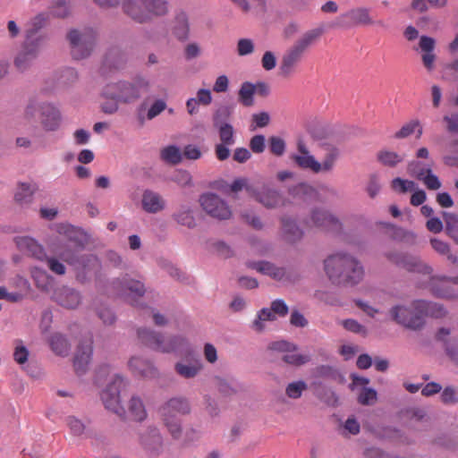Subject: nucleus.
<instances>
[{
    "mask_svg": "<svg viewBox=\"0 0 458 458\" xmlns=\"http://www.w3.org/2000/svg\"><path fill=\"white\" fill-rule=\"evenodd\" d=\"M340 323L344 327V328L346 329L347 331H350V332L355 333V334H359L361 335H367L366 327L363 325L360 324L355 319L348 318V319L342 320Z\"/></svg>",
    "mask_w": 458,
    "mask_h": 458,
    "instance_id": "obj_60",
    "label": "nucleus"
},
{
    "mask_svg": "<svg viewBox=\"0 0 458 458\" xmlns=\"http://www.w3.org/2000/svg\"><path fill=\"white\" fill-rule=\"evenodd\" d=\"M50 13L57 18H64L70 13L69 0H51Z\"/></svg>",
    "mask_w": 458,
    "mask_h": 458,
    "instance_id": "obj_49",
    "label": "nucleus"
},
{
    "mask_svg": "<svg viewBox=\"0 0 458 458\" xmlns=\"http://www.w3.org/2000/svg\"><path fill=\"white\" fill-rule=\"evenodd\" d=\"M128 366L135 375L148 378H154L157 376V370L154 365L141 357H131L128 361Z\"/></svg>",
    "mask_w": 458,
    "mask_h": 458,
    "instance_id": "obj_27",
    "label": "nucleus"
},
{
    "mask_svg": "<svg viewBox=\"0 0 458 458\" xmlns=\"http://www.w3.org/2000/svg\"><path fill=\"white\" fill-rule=\"evenodd\" d=\"M202 369L203 364L199 360L193 361H178L174 364L175 373L184 379L196 377Z\"/></svg>",
    "mask_w": 458,
    "mask_h": 458,
    "instance_id": "obj_30",
    "label": "nucleus"
},
{
    "mask_svg": "<svg viewBox=\"0 0 458 458\" xmlns=\"http://www.w3.org/2000/svg\"><path fill=\"white\" fill-rule=\"evenodd\" d=\"M52 300L64 309L74 310L81 303L82 297L76 289L62 285L55 289Z\"/></svg>",
    "mask_w": 458,
    "mask_h": 458,
    "instance_id": "obj_19",
    "label": "nucleus"
},
{
    "mask_svg": "<svg viewBox=\"0 0 458 458\" xmlns=\"http://www.w3.org/2000/svg\"><path fill=\"white\" fill-rule=\"evenodd\" d=\"M324 271L330 282L336 285L355 286L364 278L361 262L353 255L339 251L324 260Z\"/></svg>",
    "mask_w": 458,
    "mask_h": 458,
    "instance_id": "obj_2",
    "label": "nucleus"
},
{
    "mask_svg": "<svg viewBox=\"0 0 458 458\" xmlns=\"http://www.w3.org/2000/svg\"><path fill=\"white\" fill-rule=\"evenodd\" d=\"M303 223L308 227H316L333 233L343 232V224L340 219L323 208H313Z\"/></svg>",
    "mask_w": 458,
    "mask_h": 458,
    "instance_id": "obj_10",
    "label": "nucleus"
},
{
    "mask_svg": "<svg viewBox=\"0 0 458 458\" xmlns=\"http://www.w3.org/2000/svg\"><path fill=\"white\" fill-rule=\"evenodd\" d=\"M123 8L129 17L139 23L149 22L168 13L165 0H126Z\"/></svg>",
    "mask_w": 458,
    "mask_h": 458,
    "instance_id": "obj_5",
    "label": "nucleus"
},
{
    "mask_svg": "<svg viewBox=\"0 0 458 458\" xmlns=\"http://www.w3.org/2000/svg\"><path fill=\"white\" fill-rule=\"evenodd\" d=\"M458 285V277L431 276L428 287L431 293L439 298L453 299L458 297V291L454 288Z\"/></svg>",
    "mask_w": 458,
    "mask_h": 458,
    "instance_id": "obj_18",
    "label": "nucleus"
},
{
    "mask_svg": "<svg viewBox=\"0 0 458 458\" xmlns=\"http://www.w3.org/2000/svg\"><path fill=\"white\" fill-rule=\"evenodd\" d=\"M214 385L220 394L228 396L237 392V384L233 378L215 377Z\"/></svg>",
    "mask_w": 458,
    "mask_h": 458,
    "instance_id": "obj_43",
    "label": "nucleus"
},
{
    "mask_svg": "<svg viewBox=\"0 0 458 458\" xmlns=\"http://www.w3.org/2000/svg\"><path fill=\"white\" fill-rule=\"evenodd\" d=\"M112 286L118 295L131 298L133 305L135 299L142 297L146 293V287L140 280L132 279L128 276L114 280Z\"/></svg>",
    "mask_w": 458,
    "mask_h": 458,
    "instance_id": "obj_15",
    "label": "nucleus"
},
{
    "mask_svg": "<svg viewBox=\"0 0 458 458\" xmlns=\"http://www.w3.org/2000/svg\"><path fill=\"white\" fill-rule=\"evenodd\" d=\"M295 165L303 170L311 171L314 174H319V161L310 154L308 147L302 140L297 143V152L291 157Z\"/></svg>",
    "mask_w": 458,
    "mask_h": 458,
    "instance_id": "obj_20",
    "label": "nucleus"
},
{
    "mask_svg": "<svg viewBox=\"0 0 458 458\" xmlns=\"http://www.w3.org/2000/svg\"><path fill=\"white\" fill-rule=\"evenodd\" d=\"M139 443L148 458H157L164 450V440L160 430L148 426L139 433Z\"/></svg>",
    "mask_w": 458,
    "mask_h": 458,
    "instance_id": "obj_13",
    "label": "nucleus"
},
{
    "mask_svg": "<svg viewBox=\"0 0 458 458\" xmlns=\"http://www.w3.org/2000/svg\"><path fill=\"white\" fill-rule=\"evenodd\" d=\"M269 149L271 153L276 156H282L285 151V142L283 139L277 136L269 138Z\"/></svg>",
    "mask_w": 458,
    "mask_h": 458,
    "instance_id": "obj_63",
    "label": "nucleus"
},
{
    "mask_svg": "<svg viewBox=\"0 0 458 458\" xmlns=\"http://www.w3.org/2000/svg\"><path fill=\"white\" fill-rule=\"evenodd\" d=\"M419 181H421L428 190H438L441 187V182L438 177L432 173V168L429 172L425 173L420 176Z\"/></svg>",
    "mask_w": 458,
    "mask_h": 458,
    "instance_id": "obj_59",
    "label": "nucleus"
},
{
    "mask_svg": "<svg viewBox=\"0 0 458 458\" xmlns=\"http://www.w3.org/2000/svg\"><path fill=\"white\" fill-rule=\"evenodd\" d=\"M128 380L120 374H114L101 394L105 407L120 417H124L126 411L121 404L120 392L126 387Z\"/></svg>",
    "mask_w": 458,
    "mask_h": 458,
    "instance_id": "obj_9",
    "label": "nucleus"
},
{
    "mask_svg": "<svg viewBox=\"0 0 458 458\" xmlns=\"http://www.w3.org/2000/svg\"><path fill=\"white\" fill-rule=\"evenodd\" d=\"M255 86L251 82H243L241 85L238 93V101L244 106H252L254 105Z\"/></svg>",
    "mask_w": 458,
    "mask_h": 458,
    "instance_id": "obj_44",
    "label": "nucleus"
},
{
    "mask_svg": "<svg viewBox=\"0 0 458 458\" xmlns=\"http://www.w3.org/2000/svg\"><path fill=\"white\" fill-rule=\"evenodd\" d=\"M417 131V138H420L423 133L422 126L419 120H411L409 123L403 124L402 128L395 132L394 138L404 139Z\"/></svg>",
    "mask_w": 458,
    "mask_h": 458,
    "instance_id": "obj_47",
    "label": "nucleus"
},
{
    "mask_svg": "<svg viewBox=\"0 0 458 458\" xmlns=\"http://www.w3.org/2000/svg\"><path fill=\"white\" fill-rule=\"evenodd\" d=\"M166 202L157 192L151 190H145L142 193L141 207L144 211L149 214H157L165 208Z\"/></svg>",
    "mask_w": 458,
    "mask_h": 458,
    "instance_id": "obj_26",
    "label": "nucleus"
},
{
    "mask_svg": "<svg viewBox=\"0 0 458 458\" xmlns=\"http://www.w3.org/2000/svg\"><path fill=\"white\" fill-rule=\"evenodd\" d=\"M229 114L230 112L227 107L218 109L214 114V126L218 130L220 142L234 145V129L230 123L222 119V117H227Z\"/></svg>",
    "mask_w": 458,
    "mask_h": 458,
    "instance_id": "obj_22",
    "label": "nucleus"
},
{
    "mask_svg": "<svg viewBox=\"0 0 458 458\" xmlns=\"http://www.w3.org/2000/svg\"><path fill=\"white\" fill-rule=\"evenodd\" d=\"M127 410L133 420L142 421L147 418L148 414L144 403L142 399L137 394H133L130 398L127 403Z\"/></svg>",
    "mask_w": 458,
    "mask_h": 458,
    "instance_id": "obj_36",
    "label": "nucleus"
},
{
    "mask_svg": "<svg viewBox=\"0 0 458 458\" xmlns=\"http://www.w3.org/2000/svg\"><path fill=\"white\" fill-rule=\"evenodd\" d=\"M16 244L21 250L27 252L38 259H44L47 257L43 247L31 237H18L16 239Z\"/></svg>",
    "mask_w": 458,
    "mask_h": 458,
    "instance_id": "obj_32",
    "label": "nucleus"
},
{
    "mask_svg": "<svg viewBox=\"0 0 458 458\" xmlns=\"http://www.w3.org/2000/svg\"><path fill=\"white\" fill-rule=\"evenodd\" d=\"M374 20L370 15V9L364 6L353 7L339 15L334 27L348 30L358 26L373 25Z\"/></svg>",
    "mask_w": 458,
    "mask_h": 458,
    "instance_id": "obj_11",
    "label": "nucleus"
},
{
    "mask_svg": "<svg viewBox=\"0 0 458 458\" xmlns=\"http://www.w3.org/2000/svg\"><path fill=\"white\" fill-rule=\"evenodd\" d=\"M49 344L52 351L55 354L61 356H65L68 354L70 345L67 339L63 335L58 333L54 334L49 340Z\"/></svg>",
    "mask_w": 458,
    "mask_h": 458,
    "instance_id": "obj_46",
    "label": "nucleus"
},
{
    "mask_svg": "<svg viewBox=\"0 0 458 458\" xmlns=\"http://www.w3.org/2000/svg\"><path fill=\"white\" fill-rule=\"evenodd\" d=\"M430 168H432V164L424 163L419 160H412L409 162L407 165L408 173L417 179L422 176L425 173L429 172Z\"/></svg>",
    "mask_w": 458,
    "mask_h": 458,
    "instance_id": "obj_52",
    "label": "nucleus"
},
{
    "mask_svg": "<svg viewBox=\"0 0 458 458\" xmlns=\"http://www.w3.org/2000/svg\"><path fill=\"white\" fill-rule=\"evenodd\" d=\"M48 268L58 276H64L66 273V267L59 259L54 257H46Z\"/></svg>",
    "mask_w": 458,
    "mask_h": 458,
    "instance_id": "obj_64",
    "label": "nucleus"
},
{
    "mask_svg": "<svg viewBox=\"0 0 458 458\" xmlns=\"http://www.w3.org/2000/svg\"><path fill=\"white\" fill-rule=\"evenodd\" d=\"M199 205L202 210L209 216L225 220L231 217L232 212L227 203L218 195L207 192L199 196Z\"/></svg>",
    "mask_w": 458,
    "mask_h": 458,
    "instance_id": "obj_12",
    "label": "nucleus"
},
{
    "mask_svg": "<svg viewBox=\"0 0 458 458\" xmlns=\"http://www.w3.org/2000/svg\"><path fill=\"white\" fill-rule=\"evenodd\" d=\"M247 267L276 281L285 282L290 280L287 270L284 267H277L268 261H250L247 263Z\"/></svg>",
    "mask_w": 458,
    "mask_h": 458,
    "instance_id": "obj_24",
    "label": "nucleus"
},
{
    "mask_svg": "<svg viewBox=\"0 0 458 458\" xmlns=\"http://www.w3.org/2000/svg\"><path fill=\"white\" fill-rule=\"evenodd\" d=\"M55 228L60 236L57 241L62 243V246L57 248L52 244L53 251L73 267L79 282L89 281L99 269L98 259L93 254H79L77 250L72 249L68 243L64 242L74 243L81 249L84 247V242L80 239L81 233L74 226L69 224H59Z\"/></svg>",
    "mask_w": 458,
    "mask_h": 458,
    "instance_id": "obj_1",
    "label": "nucleus"
},
{
    "mask_svg": "<svg viewBox=\"0 0 458 458\" xmlns=\"http://www.w3.org/2000/svg\"><path fill=\"white\" fill-rule=\"evenodd\" d=\"M150 81L143 76H138L131 81H120L106 85L104 95L122 104H132L138 101L141 95L150 89Z\"/></svg>",
    "mask_w": 458,
    "mask_h": 458,
    "instance_id": "obj_4",
    "label": "nucleus"
},
{
    "mask_svg": "<svg viewBox=\"0 0 458 458\" xmlns=\"http://www.w3.org/2000/svg\"><path fill=\"white\" fill-rule=\"evenodd\" d=\"M281 223L282 231L287 241L295 242L302 237L303 233L294 220L289 217H283Z\"/></svg>",
    "mask_w": 458,
    "mask_h": 458,
    "instance_id": "obj_40",
    "label": "nucleus"
},
{
    "mask_svg": "<svg viewBox=\"0 0 458 458\" xmlns=\"http://www.w3.org/2000/svg\"><path fill=\"white\" fill-rule=\"evenodd\" d=\"M92 337L89 336L83 339L78 346L73 360V365L76 373L79 375L84 374L88 369L92 356Z\"/></svg>",
    "mask_w": 458,
    "mask_h": 458,
    "instance_id": "obj_21",
    "label": "nucleus"
},
{
    "mask_svg": "<svg viewBox=\"0 0 458 458\" xmlns=\"http://www.w3.org/2000/svg\"><path fill=\"white\" fill-rule=\"evenodd\" d=\"M389 312L394 321L408 328L418 329L422 327L421 318L418 315H413L411 307L396 305Z\"/></svg>",
    "mask_w": 458,
    "mask_h": 458,
    "instance_id": "obj_23",
    "label": "nucleus"
},
{
    "mask_svg": "<svg viewBox=\"0 0 458 458\" xmlns=\"http://www.w3.org/2000/svg\"><path fill=\"white\" fill-rule=\"evenodd\" d=\"M386 257L392 263L409 272L430 275L433 271L431 267L416 256L403 252H388Z\"/></svg>",
    "mask_w": 458,
    "mask_h": 458,
    "instance_id": "obj_14",
    "label": "nucleus"
},
{
    "mask_svg": "<svg viewBox=\"0 0 458 458\" xmlns=\"http://www.w3.org/2000/svg\"><path fill=\"white\" fill-rule=\"evenodd\" d=\"M340 157V150L336 147L331 146L327 148V153L322 160L319 162V174L330 173L335 168V163Z\"/></svg>",
    "mask_w": 458,
    "mask_h": 458,
    "instance_id": "obj_41",
    "label": "nucleus"
},
{
    "mask_svg": "<svg viewBox=\"0 0 458 458\" xmlns=\"http://www.w3.org/2000/svg\"><path fill=\"white\" fill-rule=\"evenodd\" d=\"M323 33L324 30L322 28H316L308 30L298 40H296L294 44L305 53V51L314 44Z\"/></svg>",
    "mask_w": 458,
    "mask_h": 458,
    "instance_id": "obj_42",
    "label": "nucleus"
},
{
    "mask_svg": "<svg viewBox=\"0 0 458 458\" xmlns=\"http://www.w3.org/2000/svg\"><path fill=\"white\" fill-rule=\"evenodd\" d=\"M71 54L74 59L81 60L89 57L98 40V32L92 28L73 29L67 33Z\"/></svg>",
    "mask_w": 458,
    "mask_h": 458,
    "instance_id": "obj_8",
    "label": "nucleus"
},
{
    "mask_svg": "<svg viewBox=\"0 0 458 458\" xmlns=\"http://www.w3.org/2000/svg\"><path fill=\"white\" fill-rule=\"evenodd\" d=\"M276 317L271 308H263L257 314L252 322V328L257 332H262L265 329V322L275 321Z\"/></svg>",
    "mask_w": 458,
    "mask_h": 458,
    "instance_id": "obj_45",
    "label": "nucleus"
},
{
    "mask_svg": "<svg viewBox=\"0 0 458 458\" xmlns=\"http://www.w3.org/2000/svg\"><path fill=\"white\" fill-rule=\"evenodd\" d=\"M38 187L35 183L19 182L14 192V201L20 206H29L33 202Z\"/></svg>",
    "mask_w": 458,
    "mask_h": 458,
    "instance_id": "obj_29",
    "label": "nucleus"
},
{
    "mask_svg": "<svg viewBox=\"0 0 458 458\" xmlns=\"http://www.w3.org/2000/svg\"><path fill=\"white\" fill-rule=\"evenodd\" d=\"M137 335L143 344L155 351L164 353L190 352L188 342L182 336H172L165 339L162 335L148 328H139Z\"/></svg>",
    "mask_w": 458,
    "mask_h": 458,
    "instance_id": "obj_6",
    "label": "nucleus"
},
{
    "mask_svg": "<svg viewBox=\"0 0 458 458\" xmlns=\"http://www.w3.org/2000/svg\"><path fill=\"white\" fill-rule=\"evenodd\" d=\"M191 412V403L183 395H175L166 400L158 409L161 420L173 438L178 439L182 433V420Z\"/></svg>",
    "mask_w": 458,
    "mask_h": 458,
    "instance_id": "obj_3",
    "label": "nucleus"
},
{
    "mask_svg": "<svg viewBox=\"0 0 458 458\" xmlns=\"http://www.w3.org/2000/svg\"><path fill=\"white\" fill-rule=\"evenodd\" d=\"M282 360L289 365L301 366L308 363L310 360V356L293 352L284 353L282 357Z\"/></svg>",
    "mask_w": 458,
    "mask_h": 458,
    "instance_id": "obj_54",
    "label": "nucleus"
},
{
    "mask_svg": "<svg viewBox=\"0 0 458 458\" xmlns=\"http://www.w3.org/2000/svg\"><path fill=\"white\" fill-rule=\"evenodd\" d=\"M190 27L188 17L184 13L176 15L172 27L173 35L180 41H185L189 38Z\"/></svg>",
    "mask_w": 458,
    "mask_h": 458,
    "instance_id": "obj_37",
    "label": "nucleus"
},
{
    "mask_svg": "<svg viewBox=\"0 0 458 458\" xmlns=\"http://www.w3.org/2000/svg\"><path fill=\"white\" fill-rule=\"evenodd\" d=\"M307 388L308 385L303 380L293 381L286 386L285 394L291 399H299Z\"/></svg>",
    "mask_w": 458,
    "mask_h": 458,
    "instance_id": "obj_51",
    "label": "nucleus"
},
{
    "mask_svg": "<svg viewBox=\"0 0 458 458\" xmlns=\"http://www.w3.org/2000/svg\"><path fill=\"white\" fill-rule=\"evenodd\" d=\"M160 157L163 161L171 165H177L182 161V152L174 145L164 148L160 152Z\"/></svg>",
    "mask_w": 458,
    "mask_h": 458,
    "instance_id": "obj_48",
    "label": "nucleus"
},
{
    "mask_svg": "<svg viewBox=\"0 0 458 458\" xmlns=\"http://www.w3.org/2000/svg\"><path fill=\"white\" fill-rule=\"evenodd\" d=\"M254 49V42L250 38H241L237 42V54L240 56L251 55Z\"/></svg>",
    "mask_w": 458,
    "mask_h": 458,
    "instance_id": "obj_61",
    "label": "nucleus"
},
{
    "mask_svg": "<svg viewBox=\"0 0 458 458\" xmlns=\"http://www.w3.org/2000/svg\"><path fill=\"white\" fill-rule=\"evenodd\" d=\"M40 46L41 43L25 38L14 58L13 64L15 68L22 72L29 70L39 54Z\"/></svg>",
    "mask_w": 458,
    "mask_h": 458,
    "instance_id": "obj_16",
    "label": "nucleus"
},
{
    "mask_svg": "<svg viewBox=\"0 0 458 458\" xmlns=\"http://www.w3.org/2000/svg\"><path fill=\"white\" fill-rule=\"evenodd\" d=\"M15 344L16 345L13 352V359L18 364L22 365L28 360L29 351L22 344L21 340H17Z\"/></svg>",
    "mask_w": 458,
    "mask_h": 458,
    "instance_id": "obj_62",
    "label": "nucleus"
},
{
    "mask_svg": "<svg viewBox=\"0 0 458 458\" xmlns=\"http://www.w3.org/2000/svg\"><path fill=\"white\" fill-rule=\"evenodd\" d=\"M32 278L35 282L36 286L42 291H48L51 279L49 276L42 270L34 269L32 271Z\"/></svg>",
    "mask_w": 458,
    "mask_h": 458,
    "instance_id": "obj_55",
    "label": "nucleus"
},
{
    "mask_svg": "<svg viewBox=\"0 0 458 458\" xmlns=\"http://www.w3.org/2000/svg\"><path fill=\"white\" fill-rule=\"evenodd\" d=\"M13 295L18 296L19 301L24 300L31 292L30 282L21 276L16 275L8 282Z\"/></svg>",
    "mask_w": 458,
    "mask_h": 458,
    "instance_id": "obj_35",
    "label": "nucleus"
},
{
    "mask_svg": "<svg viewBox=\"0 0 458 458\" xmlns=\"http://www.w3.org/2000/svg\"><path fill=\"white\" fill-rule=\"evenodd\" d=\"M443 215L447 233L458 242V216L446 212H444Z\"/></svg>",
    "mask_w": 458,
    "mask_h": 458,
    "instance_id": "obj_53",
    "label": "nucleus"
},
{
    "mask_svg": "<svg viewBox=\"0 0 458 458\" xmlns=\"http://www.w3.org/2000/svg\"><path fill=\"white\" fill-rule=\"evenodd\" d=\"M432 248L440 255L445 256L451 263L457 262V257L450 252L449 245L439 239L432 238L430 240Z\"/></svg>",
    "mask_w": 458,
    "mask_h": 458,
    "instance_id": "obj_50",
    "label": "nucleus"
},
{
    "mask_svg": "<svg viewBox=\"0 0 458 458\" xmlns=\"http://www.w3.org/2000/svg\"><path fill=\"white\" fill-rule=\"evenodd\" d=\"M304 52L293 44L284 55L280 70L284 75H289L301 60Z\"/></svg>",
    "mask_w": 458,
    "mask_h": 458,
    "instance_id": "obj_28",
    "label": "nucleus"
},
{
    "mask_svg": "<svg viewBox=\"0 0 458 458\" xmlns=\"http://www.w3.org/2000/svg\"><path fill=\"white\" fill-rule=\"evenodd\" d=\"M248 193L267 208H277L285 204L284 196L277 190L267 185L248 188Z\"/></svg>",
    "mask_w": 458,
    "mask_h": 458,
    "instance_id": "obj_17",
    "label": "nucleus"
},
{
    "mask_svg": "<svg viewBox=\"0 0 458 458\" xmlns=\"http://www.w3.org/2000/svg\"><path fill=\"white\" fill-rule=\"evenodd\" d=\"M167 107L166 102L162 98H156L150 106L147 108L148 116L149 120L155 119Z\"/></svg>",
    "mask_w": 458,
    "mask_h": 458,
    "instance_id": "obj_57",
    "label": "nucleus"
},
{
    "mask_svg": "<svg viewBox=\"0 0 458 458\" xmlns=\"http://www.w3.org/2000/svg\"><path fill=\"white\" fill-rule=\"evenodd\" d=\"M411 308L413 315H418L421 318L422 323L423 318L426 316L442 318L446 314V311L442 305L424 300H417L413 301Z\"/></svg>",
    "mask_w": 458,
    "mask_h": 458,
    "instance_id": "obj_25",
    "label": "nucleus"
},
{
    "mask_svg": "<svg viewBox=\"0 0 458 458\" xmlns=\"http://www.w3.org/2000/svg\"><path fill=\"white\" fill-rule=\"evenodd\" d=\"M377 160L384 166L395 167L404 160V155L384 148L377 153Z\"/></svg>",
    "mask_w": 458,
    "mask_h": 458,
    "instance_id": "obj_38",
    "label": "nucleus"
},
{
    "mask_svg": "<svg viewBox=\"0 0 458 458\" xmlns=\"http://www.w3.org/2000/svg\"><path fill=\"white\" fill-rule=\"evenodd\" d=\"M172 218L180 225L193 229L197 225L193 208L188 205H181L172 215Z\"/></svg>",
    "mask_w": 458,
    "mask_h": 458,
    "instance_id": "obj_31",
    "label": "nucleus"
},
{
    "mask_svg": "<svg viewBox=\"0 0 458 458\" xmlns=\"http://www.w3.org/2000/svg\"><path fill=\"white\" fill-rule=\"evenodd\" d=\"M436 41L433 38L428 36H421L420 38V47L424 52L422 55V63L428 70L434 69V62L436 55L433 53L435 49Z\"/></svg>",
    "mask_w": 458,
    "mask_h": 458,
    "instance_id": "obj_33",
    "label": "nucleus"
},
{
    "mask_svg": "<svg viewBox=\"0 0 458 458\" xmlns=\"http://www.w3.org/2000/svg\"><path fill=\"white\" fill-rule=\"evenodd\" d=\"M66 424L73 436L80 437L85 433L86 425L74 416L67 417Z\"/></svg>",
    "mask_w": 458,
    "mask_h": 458,
    "instance_id": "obj_58",
    "label": "nucleus"
},
{
    "mask_svg": "<svg viewBox=\"0 0 458 458\" xmlns=\"http://www.w3.org/2000/svg\"><path fill=\"white\" fill-rule=\"evenodd\" d=\"M268 349L271 351L281 352L284 355L286 352H296L298 350V346L293 343L280 340L269 344Z\"/></svg>",
    "mask_w": 458,
    "mask_h": 458,
    "instance_id": "obj_56",
    "label": "nucleus"
},
{
    "mask_svg": "<svg viewBox=\"0 0 458 458\" xmlns=\"http://www.w3.org/2000/svg\"><path fill=\"white\" fill-rule=\"evenodd\" d=\"M38 115L44 131H55L60 128L62 117L59 110L48 102L31 98L25 107L24 117L33 120Z\"/></svg>",
    "mask_w": 458,
    "mask_h": 458,
    "instance_id": "obj_7",
    "label": "nucleus"
},
{
    "mask_svg": "<svg viewBox=\"0 0 458 458\" xmlns=\"http://www.w3.org/2000/svg\"><path fill=\"white\" fill-rule=\"evenodd\" d=\"M47 22V15L45 13H38L30 21V28L26 32V39L35 40L42 43L44 38L38 35V32L42 29Z\"/></svg>",
    "mask_w": 458,
    "mask_h": 458,
    "instance_id": "obj_39",
    "label": "nucleus"
},
{
    "mask_svg": "<svg viewBox=\"0 0 458 458\" xmlns=\"http://www.w3.org/2000/svg\"><path fill=\"white\" fill-rule=\"evenodd\" d=\"M212 102V96L209 89H199L195 98H190L186 101V108L189 114L193 115L198 113L199 106H208Z\"/></svg>",
    "mask_w": 458,
    "mask_h": 458,
    "instance_id": "obj_34",
    "label": "nucleus"
}]
</instances>
